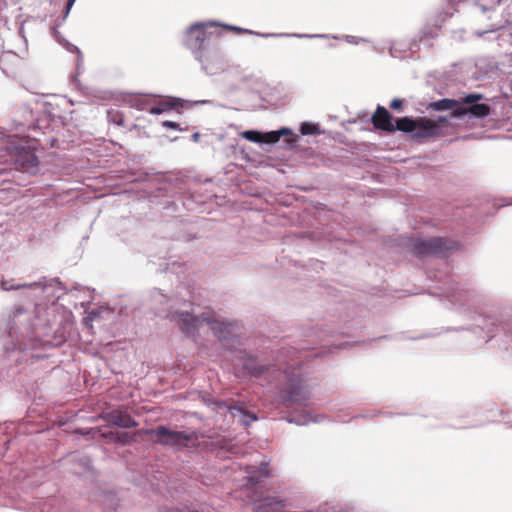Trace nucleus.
<instances>
[{
  "mask_svg": "<svg viewBox=\"0 0 512 512\" xmlns=\"http://www.w3.org/2000/svg\"><path fill=\"white\" fill-rule=\"evenodd\" d=\"M246 478L245 487L252 491L251 500L257 502V512H283L285 503L283 500H279L275 497H266L261 499L258 494V489L263 488V479L271 476L266 463H262L260 467H246Z\"/></svg>",
  "mask_w": 512,
  "mask_h": 512,
  "instance_id": "nucleus-2",
  "label": "nucleus"
},
{
  "mask_svg": "<svg viewBox=\"0 0 512 512\" xmlns=\"http://www.w3.org/2000/svg\"><path fill=\"white\" fill-rule=\"evenodd\" d=\"M392 110H401L403 107V100L395 98L391 101L390 106Z\"/></svg>",
  "mask_w": 512,
  "mask_h": 512,
  "instance_id": "nucleus-20",
  "label": "nucleus"
},
{
  "mask_svg": "<svg viewBox=\"0 0 512 512\" xmlns=\"http://www.w3.org/2000/svg\"><path fill=\"white\" fill-rule=\"evenodd\" d=\"M227 29L231 30V31H236L237 33H247L249 32L248 30L246 29H242V28H239V27H235V26H225Z\"/></svg>",
  "mask_w": 512,
  "mask_h": 512,
  "instance_id": "nucleus-22",
  "label": "nucleus"
},
{
  "mask_svg": "<svg viewBox=\"0 0 512 512\" xmlns=\"http://www.w3.org/2000/svg\"><path fill=\"white\" fill-rule=\"evenodd\" d=\"M214 26L213 23H195L191 25L185 34V46L190 49L198 60L202 58V51L205 44L213 36L214 32L209 28Z\"/></svg>",
  "mask_w": 512,
  "mask_h": 512,
  "instance_id": "nucleus-7",
  "label": "nucleus"
},
{
  "mask_svg": "<svg viewBox=\"0 0 512 512\" xmlns=\"http://www.w3.org/2000/svg\"><path fill=\"white\" fill-rule=\"evenodd\" d=\"M482 99V94L472 93L466 95L462 101H460V107L452 111V117L458 118L466 114H471L476 118L487 117L491 112V108L488 104L478 103V101Z\"/></svg>",
  "mask_w": 512,
  "mask_h": 512,
  "instance_id": "nucleus-8",
  "label": "nucleus"
},
{
  "mask_svg": "<svg viewBox=\"0 0 512 512\" xmlns=\"http://www.w3.org/2000/svg\"><path fill=\"white\" fill-rule=\"evenodd\" d=\"M300 132L302 135H317L320 134V129L317 124L304 122L300 127Z\"/></svg>",
  "mask_w": 512,
  "mask_h": 512,
  "instance_id": "nucleus-17",
  "label": "nucleus"
},
{
  "mask_svg": "<svg viewBox=\"0 0 512 512\" xmlns=\"http://www.w3.org/2000/svg\"><path fill=\"white\" fill-rule=\"evenodd\" d=\"M178 316V323L180 329L187 336H194L195 332L199 329L203 322H206L210 329L214 332V334L219 339H227L229 335L232 333V329L234 325L231 323H225L214 319L210 316H205V314L196 317L188 312H181L176 314Z\"/></svg>",
  "mask_w": 512,
  "mask_h": 512,
  "instance_id": "nucleus-4",
  "label": "nucleus"
},
{
  "mask_svg": "<svg viewBox=\"0 0 512 512\" xmlns=\"http://www.w3.org/2000/svg\"><path fill=\"white\" fill-rule=\"evenodd\" d=\"M283 392V398L285 401L299 405H307L310 399L309 390L304 385V380L301 377L290 379L289 384Z\"/></svg>",
  "mask_w": 512,
  "mask_h": 512,
  "instance_id": "nucleus-10",
  "label": "nucleus"
},
{
  "mask_svg": "<svg viewBox=\"0 0 512 512\" xmlns=\"http://www.w3.org/2000/svg\"><path fill=\"white\" fill-rule=\"evenodd\" d=\"M162 125H163V127L168 128V129H173V130L180 129L178 123L169 121V120L163 121Z\"/></svg>",
  "mask_w": 512,
  "mask_h": 512,
  "instance_id": "nucleus-21",
  "label": "nucleus"
},
{
  "mask_svg": "<svg viewBox=\"0 0 512 512\" xmlns=\"http://www.w3.org/2000/svg\"><path fill=\"white\" fill-rule=\"evenodd\" d=\"M242 137L246 140L254 143H268L273 144L280 140L282 136H290L286 139V142L291 144L296 141L297 136H293L292 132L288 128H281L278 131H271L268 133H261L255 130L244 131Z\"/></svg>",
  "mask_w": 512,
  "mask_h": 512,
  "instance_id": "nucleus-9",
  "label": "nucleus"
},
{
  "mask_svg": "<svg viewBox=\"0 0 512 512\" xmlns=\"http://www.w3.org/2000/svg\"><path fill=\"white\" fill-rule=\"evenodd\" d=\"M76 0H67V3H66V10H65V17L69 14L73 4L75 3Z\"/></svg>",
  "mask_w": 512,
  "mask_h": 512,
  "instance_id": "nucleus-24",
  "label": "nucleus"
},
{
  "mask_svg": "<svg viewBox=\"0 0 512 512\" xmlns=\"http://www.w3.org/2000/svg\"><path fill=\"white\" fill-rule=\"evenodd\" d=\"M439 123H447L446 117H439L437 121L427 117H402L398 119V130L411 134L415 141H423L430 138H436L442 135Z\"/></svg>",
  "mask_w": 512,
  "mask_h": 512,
  "instance_id": "nucleus-3",
  "label": "nucleus"
},
{
  "mask_svg": "<svg viewBox=\"0 0 512 512\" xmlns=\"http://www.w3.org/2000/svg\"><path fill=\"white\" fill-rule=\"evenodd\" d=\"M408 246L414 255L423 257L429 255L445 256L447 252L457 249L458 244L446 238L433 237L427 240L412 239Z\"/></svg>",
  "mask_w": 512,
  "mask_h": 512,
  "instance_id": "nucleus-6",
  "label": "nucleus"
},
{
  "mask_svg": "<svg viewBox=\"0 0 512 512\" xmlns=\"http://www.w3.org/2000/svg\"><path fill=\"white\" fill-rule=\"evenodd\" d=\"M118 439L123 444L129 443V441H130V437H129V435L127 433L121 434Z\"/></svg>",
  "mask_w": 512,
  "mask_h": 512,
  "instance_id": "nucleus-23",
  "label": "nucleus"
},
{
  "mask_svg": "<svg viewBox=\"0 0 512 512\" xmlns=\"http://www.w3.org/2000/svg\"><path fill=\"white\" fill-rule=\"evenodd\" d=\"M108 423L121 428L136 427L138 423L127 413L121 410H112L105 415Z\"/></svg>",
  "mask_w": 512,
  "mask_h": 512,
  "instance_id": "nucleus-12",
  "label": "nucleus"
},
{
  "mask_svg": "<svg viewBox=\"0 0 512 512\" xmlns=\"http://www.w3.org/2000/svg\"><path fill=\"white\" fill-rule=\"evenodd\" d=\"M246 355L243 351H238L236 358L239 360H243L242 367L245 371H247L249 374L253 376H260L264 373L265 369L263 366L256 365L255 359L251 356L244 359V356Z\"/></svg>",
  "mask_w": 512,
  "mask_h": 512,
  "instance_id": "nucleus-13",
  "label": "nucleus"
},
{
  "mask_svg": "<svg viewBox=\"0 0 512 512\" xmlns=\"http://www.w3.org/2000/svg\"><path fill=\"white\" fill-rule=\"evenodd\" d=\"M141 434L149 436L154 443L170 447H188L197 440L196 432L174 431L165 426H158L155 429H143Z\"/></svg>",
  "mask_w": 512,
  "mask_h": 512,
  "instance_id": "nucleus-5",
  "label": "nucleus"
},
{
  "mask_svg": "<svg viewBox=\"0 0 512 512\" xmlns=\"http://www.w3.org/2000/svg\"><path fill=\"white\" fill-rule=\"evenodd\" d=\"M372 123L378 130H382L388 133H393L398 130V119L396 124H393V116L383 106H378L372 115Z\"/></svg>",
  "mask_w": 512,
  "mask_h": 512,
  "instance_id": "nucleus-11",
  "label": "nucleus"
},
{
  "mask_svg": "<svg viewBox=\"0 0 512 512\" xmlns=\"http://www.w3.org/2000/svg\"><path fill=\"white\" fill-rule=\"evenodd\" d=\"M108 117H109L110 121H112L113 123H115V124H117L119 126H123L124 125V116L119 111L109 110L108 111Z\"/></svg>",
  "mask_w": 512,
  "mask_h": 512,
  "instance_id": "nucleus-19",
  "label": "nucleus"
},
{
  "mask_svg": "<svg viewBox=\"0 0 512 512\" xmlns=\"http://www.w3.org/2000/svg\"><path fill=\"white\" fill-rule=\"evenodd\" d=\"M0 164L29 171L38 165L35 147L27 139L8 137L0 148ZM2 169L0 168V172Z\"/></svg>",
  "mask_w": 512,
  "mask_h": 512,
  "instance_id": "nucleus-1",
  "label": "nucleus"
},
{
  "mask_svg": "<svg viewBox=\"0 0 512 512\" xmlns=\"http://www.w3.org/2000/svg\"><path fill=\"white\" fill-rule=\"evenodd\" d=\"M0 287L4 291H10V290H20V289L30 288V287H32V284L21 283V284L14 285V284H11V282L8 280H2L0 282Z\"/></svg>",
  "mask_w": 512,
  "mask_h": 512,
  "instance_id": "nucleus-18",
  "label": "nucleus"
},
{
  "mask_svg": "<svg viewBox=\"0 0 512 512\" xmlns=\"http://www.w3.org/2000/svg\"><path fill=\"white\" fill-rule=\"evenodd\" d=\"M461 102L454 99L444 98L428 104V108L435 111L455 110L460 107Z\"/></svg>",
  "mask_w": 512,
  "mask_h": 512,
  "instance_id": "nucleus-15",
  "label": "nucleus"
},
{
  "mask_svg": "<svg viewBox=\"0 0 512 512\" xmlns=\"http://www.w3.org/2000/svg\"><path fill=\"white\" fill-rule=\"evenodd\" d=\"M15 122L18 125L28 128V129H32V128L36 127L32 111L27 107H23L22 109H20L17 112Z\"/></svg>",
  "mask_w": 512,
  "mask_h": 512,
  "instance_id": "nucleus-14",
  "label": "nucleus"
},
{
  "mask_svg": "<svg viewBox=\"0 0 512 512\" xmlns=\"http://www.w3.org/2000/svg\"><path fill=\"white\" fill-rule=\"evenodd\" d=\"M177 106V100L176 99H168L160 101L157 105L151 107L149 109L150 114L158 115L161 113H164L166 111H169Z\"/></svg>",
  "mask_w": 512,
  "mask_h": 512,
  "instance_id": "nucleus-16",
  "label": "nucleus"
},
{
  "mask_svg": "<svg viewBox=\"0 0 512 512\" xmlns=\"http://www.w3.org/2000/svg\"><path fill=\"white\" fill-rule=\"evenodd\" d=\"M162 512H197V511H184V510H179V509H168V510H165V511H162Z\"/></svg>",
  "mask_w": 512,
  "mask_h": 512,
  "instance_id": "nucleus-25",
  "label": "nucleus"
}]
</instances>
